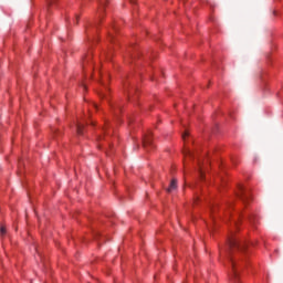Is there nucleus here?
Instances as JSON below:
<instances>
[{"label": "nucleus", "instance_id": "nucleus-1", "mask_svg": "<svg viewBox=\"0 0 283 283\" xmlns=\"http://www.w3.org/2000/svg\"><path fill=\"white\" fill-rule=\"evenodd\" d=\"M229 244V252H228V260L231 263L232 266V283H238V272L235 271V261H233V251H244V249H247V244L244 243H240V241L232 237L229 239L228 241Z\"/></svg>", "mask_w": 283, "mask_h": 283}, {"label": "nucleus", "instance_id": "nucleus-2", "mask_svg": "<svg viewBox=\"0 0 283 283\" xmlns=\"http://www.w3.org/2000/svg\"><path fill=\"white\" fill-rule=\"evenodd\" d=\"M239 198H240V200H242V202H249V199L251 198V196H249V192H247V190L241 188V191L239 193Z\"/></svg>", "mask_w": 283, "mask_h": 283}, {"label": "nucleus", "instance_id": "nucleus-3", "mask_svg": "<svg viewBox=\"0 0 283 283\" xmlns=\"http://www.w3.org/2000/svg\"><path fill=\"white\" fill-rule=\"evenodd\" d=\"M84 132H85V124L77 123L76 124L77 136H83Z\"/></svg>", "mask_w": 283, "mask_h": 283}, {"label": "nucleus", "instance_id": "nucleus-4", "mask_svg": "<svg viewBox=\"0 0 283 283\" xmlns=\"http://www.w3.org/2000/svg\"><path fill=\"white\" fill-rule=\"evenodd\" d=\"M177 180L174 178L170 182L169 188L167 189L168 193H171L174 189H176Z\"/></svg>", "mask_w": 283, "mask_h": 283}, {"label": "nucleus", "instance_id": "nucleus-5", "mask_svg": "<svg viewBox=\"0 0 283 283\" xmlns=\"http://www.w3.org/2000/svg\"><path fill=\"white\" fill-rule=\"evenodd\" d=\"M136 147H143V149H146V151H149V147H151V144H140V145H136Z\"/></svg>", "mask_w": 283, "mask_h": 283}, {"label": "nucleus", "instance_id": "nucleus-6", "mask_svg": "<svg viewBox=\"0 0 283 283\" xmlns=\"http://www.w3.org/2000/svg\"><path fill=\"white\" fill-rule=\"evenodd\" d=\"M88 61H92V55H88L87 57L84 59L83 67H85V64L88 63Z\"/></svg>", "mask_w": 283, "mask_h": 283}, {"label": "nucleus", "instance_id": "nucleus-7", "mask_svg": "<svg viewBox=\"0 0 283 283\" xmlns=\"http://www.w3.org/2000/svg\"><path fill=\"white\" fill-rule=\"evenodd\" d=\"M52 132L55 136H61V130H59V128H52Z\"/></svg>", "mask_w": 283, "mask_h": 283}, {"label": "nucleus", "instance_id": "nucleus-8", "mask_svg": "<svg viewBox=\"0 0 283 283\" xmlns=\"http://www.w3.org/2000/svg\"><path fill=\"white\" fill-rule=\"evenodd\" d=\"M0 235H6V227L0 228Z\"/></svg>", "mask_w": 283, "mask_h": 283}, {"label": "nucleus", "instance_id": "nucleus-9", "mask_svg": "<svg viewBox=\"0 0 283 283\" xmlns=\"http://www.w3.org/2000/svg\"><path fill=\"white\" fill-rule=\"evenodd\" d=\"M187 136H189V133H188V132H185V133L182 134V140H187Z\"/></svg>", "mask_w": 283, "mask_h": 283}, {"label": "nucleus", "instance_id": "nucleus-10", "mask_svg": "<svg viewBox=\"0 0 283 283\" xmlns=\"http://www.w3.org/2000/svg\"><path fill=\"white\" fill-rule=\"evenodd\" d=\"M149 140H151V135L146 136L145 143H149Z\"/></svg>", "mask_w": 283, "mask_h": 283}, {"label": "nucleus", "instance_id": "nucleus-11", "mask_svg": "<svg viewBox=\"0 0 283 283\" xmlns=\"http://www.w3.org/2000/svg\"><path fill=\"white\" fill-rule=\"evenodd\" d=\"M101 97H102V98H106V97H107V95H105V94H101Z\"/></svg>", "mask_w": 283, "mask_h": 283}, {"label": "nucleus", "instance_id": "nucleus-12", "mask_svg": "<svg viewBox=\"0 0 283 283\" xmlns=\"http://www.w3.org/2000/svg\"><path fill=\"white\" fill-rule=\"evenodd\" d=\"M200 176H201V178H202V170H200Z\"/></svg>", "mask_w": 283, "mask_h": 283}, {"label": "nucleus", "instance_id": "nucleus-13", "mask_svg": "<svg viewBox=\"0 0 283 283\" xmlns=\"http://www.w3.org/2000/svg\"><path fill=\"white\" fill-rule=\"evenodd\" d=\"M130 3H135V1H134V0H130Z\"/></svg>", "mask_w": 283, "mask_h": 283}, {"label": "nucleus", "instance_id": "nucleus-14", "mask_svg": "<svg viewBox=\"0 0 283 283\" xmlns=\"http://www.w3.org/2000/svg\"><path fill=\"white\" fill-rule=\"evenodd\" d=\"M94 107L97 108L98 106H96V104H94Z\"/></svg>", "mask_w": 283, "mask_h": 283}, {"label": "nucleus", "instance_id": "nucleus-15", "mask_svg": "<svg viewBox=\"0 0 283 283\" xmlns=\"http://www.w3.org/2000/svg\"><path fill=\"white\" fill-rule=\"evenodd\" d=\"M102 6H105V4L102 2Z\"/></svg>", "mask_w": 283, "mask_h": 283}]
</instances>
